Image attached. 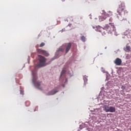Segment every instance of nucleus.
I'll return each instance as SVG.
<instances>
[{
  "label": "nucleus",
  "instance_id": "obj_8",
  "mask_svg": "<svg viewBox=\"0 0 131 131\" xmlns=\"http://www.w3.org/2000/svg\"><path fill=\"white\" fill-rule=\"evenodd\" d=\"M38 53H40V54H42L43 55H45V56H49V53L47 52V51L45 50H42L41 49H39L38 50Z\"/></svg>",
  "mask_w": 131,
  "mask_h": 131
},
{
  "label": "nucleus",
  "instance_id": "obj_18",
  "mask_svg": "<svg viewBox=\"0 0 131 131\" xmlns=\"http://www.w3.org/2000/svg\"><path fill=\"white\" fill-rule=\"evenodd\" d=\"M113 19L112 18H110L109 20H110V22H112Z\"/></svg>",
  "mask_w": 131,
  "mask_h": 131
},
{
  "label": "nucleus",
  "instance_id": "obj_3",
  "mask_svg": "<svg viewBox=\"0 0 131 131\" xmlns=\"http://www.w3.org/2000/svg\"><path fill=\"white\" fill-rule=\"evenodd\" d=\"M39 57V63L37 64V67H43L46 65V58L41 55H38Z\"/></svg>",
  "mask_w": 131,
  "mask_h": 131
},
{
  "label": "nucleus",
  "instance_id": "obj_4",
  "mask_svg": "<svg viewBox=\"0 0 131 131\" xmlns=\"http://www.w3.org/2000/svg\"><path fill=\"white\" fill-rule=\"evenodd\" d=\"M71 46L72 44L71 42L66 43L64 46L66 48V53H67L70 51V49H71Z\"/></svg>",
  "mask_w": 131,
  "mask_h": 131
},
{
  "label": "nucleus",
  "instance_id": "obj_6",
  "mask_svg": "<svg viewBox=\"0 0 131 131\" xmlns=\"http://www.w3.org/2000/svg\"><path fill=\"white\" fill-rule=\"evenodd\" d=\"M102 14L103 15V16H105V17L103 18L104 20L106 19V17H110V16H112V12L111 11H109L107 13H106L105 11L102 10Z\"/></svg>",
  "mask_w": 131,
  "mask_h": 131
},
{
  "label": "nucleus",
  "instance_id": "obj_10",
  "mask_svg": "<svg viewBox=\"0 0 131 131\" xmlns=\"http://www.w3.org/2000/svg\"><path fill=\"white\" fill-rule=\"evenodd\" d=\"M115 111H116L115 107H114L113 106L110 107L108 112L113 113V112H115Z\"/></svg>",
  "mask_w": 131,
  "mask_h": 131
},
{
  "label": "nucleus",
  "instance_id": "obj_23",
  "mask_svg": "<svg viewBox=\"0 0 131 131\" xmlns=\"http://www.w3.org/2000/svg\"><path fill=\"white\" fill-rule=\"evenodd\" d=\"M65 82H67V79H66Z\"/></svg>",
  "mask_w": 131,
  "mask_h": 131
},
{
  "label": "nucleus",
  "instance_id": "obj_12",
  "mask_svg": "<svg viewBox=\"0 0 131 131\" xmlns=\"http://www.w3.org/2000/svg\"><path fill=\"white\" fill-rule=\"evenodd\" d=\"M125 52H129L130 51V47L126 46V48L124 49Z\"/></svg>",
  "mask_w": 131,
  "mask_h": 131
},
{
  "label": "nucleus",
  "instance_id": "obj_9",
  "mask_svg": "<svg viewBox=\"0 0 131 131\" xmlns=\"http://www.w3.org/2000/svg\"><path fill=\"white\" fill-rule=\"evenodd\" d=\"M124 10V7H119L117 10V13H118L119 15H121V13L123 12Z\"/></svg>",
  "mask_w": 131,
  "mask_h": 131
},
{
  "label": "nucleus",
  "instance_id": "obj_20",
  "mask_svg": "<svg viewBox=\"0 0 131 131\" xmlns=\"http://www.w3.org/2000/svg\"><path fill=\"white\" fill-rule=\"evenodd\" d=\"M100 32H102V33L103 34H106V33L103 32V30L100 31Z\"/></svg>",
  "mask_w": 131,
  "mask_h": 131
},
{
  "label": "nucleus",
  "instance_id": "obj_2",
  "mask_svg": "<svg viewBox=\"0 0 131 131\" xmlns=\"http://www.w3.org/2000/svg\"><path fill=\"white\" fill-rule=\"evenodd\" d=\"M35 71V70H34L32 71V75H33V83H34V85L38 89V90H41V88H40V82H37L36 80H37V76H36V74H35L34 72Z\"/></svg>",
  "mask_w": 131,
  "mask_h": 131
},
{
  "label": "nucleus",
  "instance_id": "obj_17",
  "mask_svg": "<svg viewBox=\"0 0 131 131\" xmlns=\"http://www.w3.org/2000/svg\"><path fill=\"white\" fill-rule=\"evenodd\" d=\"M45 46V43L44 42H41L40 45V47L42 48Z\"/></svg>",
  "mask_w": 131,
  "mask_h": 131
},
{
  "label": "nucleus",
  "instance_id": "obj_15",
  "mask_svg": "<svg viewBox=\"0 0 131 131\" xmlns=\"http://www.w3.org/2000/svg\"><path fill=\"white\" fill-rule=\"evenodd\" d=\"M81 40H82V41H85V37H84V36H82L81 37Z\"/></svg>",
  "mask_w": 131,
  "mask_h": 131
},
{
  "label": "nucleus",
  "instance_id": "obj_22",
  "mask_svg": "<svg viewBox=\"0 0 131 131\" xmlns=\"http://www.w3.org/2000/svg\"><path fill=\"white\" fill-rule=\"evenodd\" d=\"M62 86H63V88H64L65 85L64 84H62Z\"/></svg>",
  "mask_w": 131,
  "mask_h": 131
},
{
  "label": "nucleus",
  "instance_id": "obj_11",
  "mask_svg": "<svg viewBox=\"0 0 131 131\" xmlns=\"http://www.w3.org/2000/svg\"><path fill=\"white\" fill-rule=\"evenodd\" d=\"M109 106H107V105H104L103 106V110L104 111H105V112H109Z\"/></svg>",
  "mask_w": 131,
  "mask_h": 131
},
{
  "label": "nucleus",
  "instance_id": "obj_21",
  "mask_svg": "<svg viewBox=\"0 0 131 131\" xmlns=\"http://www.w3.org/2000/svg\"><path fill=\"white\" fill-rule=\"evenodd\" d=\"M37 109H38V107H36L35 110H34V111H36V110H37Z\"/></svg>",
  "mask_w": 131,
  "mask_h": 131
},
{
  "label": "nucleus",
  "instance_id": "obj_13",
  "mask_svg": "<svg viewBox=\"0 0 131 131\" xmlns=\"http://www.w3.org/2000/svg\"><path fill=\"white\" fill-rule=\"evenodd\" d=\"M65 72H66V70H63L61 72L60 78H61V77H62V75L64 74V73H65Z\"/></svg>",
  "mask_w": 131,
  "mask_h": 131
},
{
  "label": "nucleus",
  "instance_id": "obj_1",
  "mask_svg": "<svg viewBox=\"0 0 131 131\" xmlns=\"http://www.w3.org/2000/svg\"><path fill=\"white\" fill-rule=\"evenodd\" d=\"M101 29L106 30L107 33H112V32L115 30V26L114 23H110L105 25L103 28H101Z\"/></svg>",
  "mask_w": 131,
  "mask_h": 131
},
{
  "label": "nucleus",
  "instance_id": "obj_14",
  "mask_svg": "<svg viewBox=\"0 0 131 131\" xmlns=\"http://www.w3.org/2000/svg\"><path fill=\"white\" fill-rule=\"evenodd\" d=\"M64 50H65V48H60L58 49V52H64Z\"/></svg>",
  "mask_w": 131,
  "mask_h": 131
},
{
  "label": "nucleus",
  "instance_id": "obj_19",
  "mask_svg": "<svg viewBox=\"0 0 131 131\" xmlns=\"http://www.w3.org/2000/svg\"><path fill=\"white\" fill-rule=\"evenodd\" d=\"M121 89H122V90H125V86H122L121 87Z\"/></svg>",
  "mask_w": 131,
  "mask_h": 131
},
{
  "label": "nucleus",
  "instance_id": "obj_5",
  "mask_svg": "<svg viewBox=\"0 0 131 131\" xmlns=\"http://www.w3.org/2000/svg\"><path fill=\"white\" fill-rule=\"evenodd\" d=\"M122 63V60H121V59L119 58H117L114 61V63L117 66H120Z\"/></svg>",
  "mask_w": 131,
  "mask_h": 131
},
{
  "label": "nucleus",
  "instance_id": "obj_7",
  "mask_svg": "<svg viewBox=\"0 0 131 131\" xmlns=\"http://www.w3.org/2000/svg\"><path fill=\"white\" fill-rule=\"evenodd\" d=\"M58 92V90H53L47 94V96H53V95H55V94H56Z\"/></svg>",
  "mask_w": 131,
  "mask_h": 131
},
{
  "label": "nucleus",
  "instance_id": "obj_16",
  "mask_svg": "<svg viewBox=\"0 0 131 131\" xmlns=\"http://www.w3.org/2000/svg\"><path fill=\"white\" fill-rule=\"evenodd\" d=\"M83 80L84 81H88V77H86V76H84L83 77Z\"/></svg>",
  "mask_w": 131,
  "mask_h": 131
}]
</instances>
